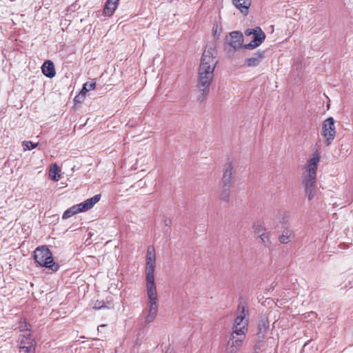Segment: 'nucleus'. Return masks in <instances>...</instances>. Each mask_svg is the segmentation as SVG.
<instances>
[{"instance_id": "e433bc0d", "label": "nucleus", "mask_w": 353, "mask_h": 353, "mask_svg": "<svg viewBox=\"0 0 353 353\" xmlns=\"http://www.w3.org/2000/svg\"><path fill=\"white\" fill-rule=\"evenodd\" d=\"M309 316H311L312 318V317H314V316H316V313H315V312H311L310 313V314H309Z\"/></svg>"}, {"instance_id": "5701e85b", "label": "nucleus", "mask_w": 353, "mask_h": 353, "mask_svg": "<svg viewBox=\"0 0 353 353\" xmlns=\"http://www.w3.org/2000/svg\"><path fill=\"white\" fill-rule=\"evenodd\" d=\"M49 177L54 181H58L60 179L61 169L56 163H54L50 166L49 170Z\"/></svg>"}, {"instance_id": "bb28decb", "label": "nucleus", "mask_w": 353, "mask_h": 353, "mask_svg": "<svg viewBox=\"0 0 353 353\" xmlns=\"http://www.w3.org/2000/svg\"><path fill=\"white\" fill-rule=\"evenodd\" d=\"M231 187H224L223 185V190L221 193V199L224 201H228L229 197H230V188Z\"/></svg>"}, {"instance_id": "58836bf2", "label": "nucleus", "mask_w": 353, "mask_h": 353, "mask_svg": "<svg viewBox=\"0 0 353 353\" xmlns=\"http://www.w3.org/2000/svg\"><path fill=\"white\" fill-rule=\"evenodd\" d=\"M169 2H172L173 0H168Z\"/></svg>"}, {"instance_id": "7ed1b4c3", "label": "nucleus", "mask_w": 353, "mask_h": 353, "mask_svg": "<svg viewBox=\"0 0 353 353\" xmlns=\"http://www.w3.org/2000/svg\"><path fill=\"white\" fill-rule=\"evenodd\" d=\"M34 259L39 266L53 272L59 270V264L54 261L52 254L47 245L37 247L34 251Z\"/></svg>"}, {"instance_id": "20e7f679", "label": "nucleus", "mask_w": 353, "mask_h": 353, "mask_svg": "<svg viewBox=\"0 0 353 353\" xmlns=\"http://www.w3.org/2000/svg\"><path fill=\"white\" fill-rule=\"evenodd\" d=\"M334 123L332 117H329L323 122L321 135L325 138L327 145H329L334 139L336 134Z\"/></svg>"}, {"instance_id": "2eb2a0df", "label": "nucleus", "mask_w": 353, "mask_h": 353, "mask_svg": "<svg viewBox=\"0 0 353 353\" xmlns=\"http://www.w3.org/2000/svg\"><path fill=\"white\" fill-rule=\"evenodd\" d=\"M270 322L266 316H261L258 323L257 336L259 339H263L269 329Z\"/></svg>"}, {"instance_id": "0eeeda50", "label": "nucleus", "mask_w": 353, "mask_h": 353, "mask_svg": "<svg viewBox=\"0 0 353 353\" xmlns=\"http://www.w3.org/2000/svg\"><path fill=\"white\" fill-rule=\"evenodd\" d=\"M280 222L283 230L281 235L279 236V239L281 243L286 244L291 241L293 232L289 228V224L286 217L283 216Z\"/></svg>"}, {"instance_id": "b1692460", "label": "nucleus", "mask_w": 353, "mask_h": 353, "mask_svg": "<svg viewBox=\"0 0 353 353\" xmlns=\"http://www.w3.org/2000/svg\"><path fill=\"white\" fill-rule=\"evenodd\" d=\"M270 232H262L259 235V237L261 239V243L267 248H270V245L272 244V242L270 241Z\"/></svg>"}, {"instance_id": "4c0bfd02", "label": "nucleus", "mask_w": 353, "mask_h": 353, "mask_svg": "<svg viewBox=\"0 0 353 353\" xmlns=\"http://www.w3.org/2000/svg\"><path fill=\"white\" fill-rule=\"evenodd\" d=\"M307 345V343H305L304 345H303V352H305V348Z\"/></svg>"}, {"instance_id": "f3484780", "label": "nucleus", "mask_w": 353, "mask_h": 353, "mask_svg": "<svg viewBox=\"0 0 353 353\" xmlns=\"http://www.w3.org/2000/svg\"><path fill=\"white\" fill-rule=\"evenodd\" d=\"M42 73L48 78H53L55 74L54 63L50 60L46 61L41 67Z\"/></svg>"}, {"instance_id": "393cba45", "label": "nucleus", "mask_w": 353, "mask_h": 353, "mask_svg": "<svg viewBox=\"0 0 353 353\" xmlns=\"http://www.w3.org/2000/svg\"><path fill=\"white\" fill-rule=\"evenodd\" d=\"M19 329L20 332L30 331L31 325L26 319H21L19 323Z\"/></svg>"}, {"instance_id": "4be33fe9", "label": "nucleus", "mask_w": 353, "mask_h": 353, "mask_svg": "<svg viewBox=\"0 0 353 353\" xmlns=\"http://www.w3.org/2000/svg\"><path fill=\"white\" fill-rule=\"evenodd\" d=\"M155 261L156 259H146L145 278L154 277Z\"/></svg>"}, {"instance_id": "aec40b11", "label": "nucleus", "mask_w": 353, "mask_h": 353, "mask_svg": "<svg viewBox=\"0 0 353 353\" xmlns=\"http://www.w3.org/2000/svg\"><path fill=\"white\" fill-rule=\"evenodd\" d=\"M119 0H107L104 9L103 13L106 16H112L117 8Z\"/></svg>"}, {"instance_id": "2f4dec72", "label": "nucleus", "mask_w": 353, "mask_h": 353, "mask_svg": "<svg viewBox=\"0 0 353 353\" xmlns=\"http://www.w3.org/2000/svg\"><path fill=\"white\" fill-rule=\"evenodd\" d=\"M73 215H74V214L73 213V211L72 210V209L70 208L63 212V214L62 215V219H67L72 216Z\"/></svg>"}, {"instance_id": "7c9ffc66", "label": "nucleus", "mask_w": 353, "mask_h": 353, "mask_svg": "<svg viewBox=\"0 0 353 353\" xmlns=\"http://www.w3.org/2000/svg\"><path fill=\"white\" fill-rule=\"evenodd\" d=\"M34 347H27L26 346H19V353H34Z\"/></svg>"}, {"instance_id": "423d86ee", "label": "nucleus", "mask_w": 353, "mask_h": 353, "mask_svg": "<svg viewBox=\"0 0 353 353\" xmlns=\"http://www.w3.org/2000/svg\"><path fill=\"white\" fill-rule=\"evenodd\" d=\"M212 83L202 81H197V101L203 103L206 101L210 93V86Z\"/></svg>"}, {"instance_id": "1a4fd4ad", "label": "nucleus", "mask_w": 353, "mask_h": 353, "mask_svg": "<svg viewBox=\"0 0 353 353\" xmlns=\"http://www.w3.org/2000/svg\"><path fill=\"white\" fill-rule=\"evenodd\" d=\"M230 39L229 41V45L234 49L237 50L239 48H243V35L239 31H234L230 33Z\"/></svg>"}, {"instance_id": "c756f323", "label": "nucleus", "mask_w": 353, "mask_h": 353, "mask_svg": "<svg viewBox=\"0 0 353 353\" xmlns=\"http://www.w3.org/2000/svg\"><path fill=\"white\" fill-rule=\"evenodd\" d=\"M146 259H156L154 248L152 245L148 248Z\"/></svg>"}, {"instance_id": "412c9836", "label": "nucleus", "mask_w": 353, "mask_h": 353, "mask_svg": "<svg viewBox=\"0 0 353 353\" xmlns=\"http://www.w3.org/2000/svg\"><path fill=\"white\" fill-rule=\"evenodd\" d=\"M248 321L245 320V323L242 326H233L232 328V332L230 335H234V336H236L237 339H240L241 340L245 339V330H247L248 328Z\"/></svg>"}, {"instance_id": "ddd939ff", "label": "nucleus", "mask_w": 353, "mask_h": 353, "mask_svg": "<svg viewBox=\"0 0 353 353\" xmlns=\"http://www.w3.org/2000/svg\"><path fill=\"white\" fill-rule=\"evenodd\" d=\"M243 340L230 335L228 341L225 353H237L243 344Z\"/></svg>"}, {"instance_id": "9d476101", "label": "nucleus", "mask_w": 353, "mask_h": 353, "mask_svg": "<svg viewBox=\"0 0 353 353\" xmlns=\"http://www.w3.org/2000/svg\"><path fill=\"white\" fill-rule=\"evenodd\" d=\"M265 57V50H258L255 52L252 57L250 58H247L245 60V64L248 67H256L259 65L261 61Z\"/></svg>"}, {"instance_id": "cd10ccee", "label": "nucleus", "mask_w": 353, "mask_h": 353, "mask_svg": "<svg viewBox=\"0 0 353 353\" xmlns=\"http://www.w3.org/2000/svg\"><path fill=\"white\" fill-rule=\"evenodd\" d=\"M24 150H31L34 149L38 143H33L30 141H24L22 143Z\"/></svg>"}, {"instance_id": "dca6fc26", "label": "nucleus", "mask_w": 353, "mask_h": 353, "mask_svg": "<svg viewBox=\"0 0 353 353\" xmlns=\"http://www.w3.org/2000/svg\"><path fill=\"white\" fill-rule=\"evenodd\" d=\"M232 3L243 15H247L252 0H232Z\"/></svg>"}, {"instance_id": "c85d7f7f", "label": "nucleus", "mask_w": 353, "mask_h": 353, "mask_svg": "<svg viewBox=\"0 0 353 353\" xmlns=\"http://www.w3.org/2000/svg\"><path fill=\"white\" fill-rule=\"evenodd\" d=\"M95 86H96V83H88V82L85 83L83 85V88H82L81 92H84V93H86L88 91L94 90L95 88Z\"/></svg>"}, {"instance_id": "f8f14e48", "label": "nucleus", "mask_w": 353, "mask_h": 353, "mask_svg": "<svg viewBox=\"0 0 353 353\" xmlns=\"http://www.w3.org/2000/svg\"><path fill=\"white\" fill-rule=\"evenodd\" d=\"M158 301H148L147 303L148 314L145 317V323H152L155 319L158 312Z\"/></svg>"}, {"instance_id": "c9c22d12", "label": "nucleus", "mask_w": 353, "mask_h": 353, "mask_svg": "<svg viewBox=\"0 0 353 353\" xmlns=\"http://www.w3.org/2000/svg\"><path fill=\"white\" fill-rule=\"evenodd\" d=\"M163 222L164 225L167 227H170L172 223V221L169 218H165Z\"/></svg>"}, {"instance_id": "f257e3e1", "label": "nucleus", "mask_w": 353, "mask_h": 353, "mask_svg": "<svg viewBox=\"0 0 353 353\" xmlns=\"http://www.w3.org/2000/svg\"><path fill=\"white\" fill-rule=\"evenodd\" d=\"M218 63L214 44L207 45L201 57L197 81L212 82L214 72Z\"/></svg>"}, {"instance_id": "f704fd0d", "label": "nucleus", "mask_w": 353, "mask_h": 353, "mask_svg": "<svg viewBox=\"0 0 353 353\" xmlns=\"http://www.w3.org/2000/svg\"><path fill=\"white\" fill-rule=\"evenodd\" d=\"M253 33H254V28H253V29H247L245 31V34L247 35V36H250V35L253 34Z\"/></svg>"}, {"instance_id": "72a5a7b5", "label": "nucleus", "mask_w": 353, "mask_h": 353, "mask_svg": "<svg viewBox=\"0 0 353 353\" xmlns=\"http://www.w3.org/2000/svg\"><path fill=\"white\" fill-rule=\"evenodd\" d=\"M107 307V306L103 303L102 305L97 304V303L94 305V309L95 310H101Z\"/></svg>"}, {"instance_id": "9b49d317", "label": "nucleus", "mask_w": 353, "mask_h": 353, "mask_svg": "<svg viewBox=\"0 0 353 353\" xmlns=\"http://www.w3.org/2000/svg\"><path fill=\"white\" fill-rule=\"evenodd\" d=\"M146 291L148 301H158L157 291L154 277L145 278Z\"/></svg>"}, {"instance_id": "6ab92c4d", "label": "nucleus", "mask_w": 353, "mask_h": 353, "mask_svg": "<svg viewBox=\"0 0 353 353\" xmlns=\"http://www.w3.org/2000/svg\"><path fill=\"white\" fill-rule=\"evenodd\" d=\"M19 346H26L27 347H34L35 341L31 334H21L19 339Z\"/></svg>"}, {"instance_id": "4468645a", "label": "nucleus", "mask_w": 353, "mask_h": 353, "mask_svg": "<svg viewBox=\"0 0 353 353\" xmlns=\"http://www.w3.org/2000/svg\"><path fill=\"white\" fill-rule=\"evenodd\" d=\"M238 311L239 314L236 317L234 320V327L242 326L245 322V316L248 314V310L246 306L242 303L239 305Z\"/></svg>"}, {"instance_id": "a878e982", "label": "nucleus", "mask_w": 353, "mask_h": 353, "mask_svg": "<svg viewBox=\"0 0 353 353\" xmlns=\"http://www.w3.org/2000/svg\"><path fill=\"white\" fill-rule=\"evenodd\" d=\"M253 230L254 233L257 234L258 235H259L262 232H266L265 228L263 227L262 223H261L260 221H256L254 223Z\"/></svg>"}, {"instance_id": "f03ea898", "label": "nucleus", "mask_w": 353, "mask_h": 353, "mask_svg": "<svg viewBox=\"0 0 353 353\" xmlns=\"http://www.w3.org/2000/svg\"><path fill=\"white\" fill-rule=\"evenodd\" d=\"M320 161L319 152H314L312 157L307 160L305 165L306 173L302 179V184L305 190V196L308 200H312L316 191V170Z\"/></svg>"}, {"instance_id": "a211bd4d", "label": "nucleus", "mask_w": 353, "mask_h": 353, "mask_svg": "<svg viewBox=\"0 0 353 353\" xmlns=\"http://www.w3.org/2000/svg\"><path fill=\"white\" fill-rule=\"evenodd\" d=\"M101 199V194H96L94 196L86 199L79 203L81 209L83 212H85L91 209Z\"/></svg>"}, {"instance_id": "6e6552de", "label": "nucleus", "mask_w": 353, "mask_h": 353, "mask_svg": "<svg viewBox=\"0 0 353 353\" xmlns=\"http://www.w3.org/2000/svg\"><path fill=\"white\" fill-rule=\"evenodd\" d=\"M234 172L232 163H228L225 165L222 178V182L224 187H232L234 183L233 174Z\"/></svg>"}, {"instance_id": "473e14b6", "label": "nucleus", "mask_w": 353, "mask_h": 353, "mask_svg": "<svg viewBox=\"0 0 353 353\" xmlns=\"http://www.w3.org/2000/svg\"><path fill=\"white\" fill-rule=\"evenodd\" d=\"M70 208L72 209L74 214L83 212L82 210L81 209L79 203L72 206Z\"/></svg>"}, {"instance_id": "39448f33", "label": "nucleus", "mask_w": 353, "mask_h": 353, "mask_svg": "<svg viewBox=\"0 0 353 353\" xmlns=\"http://www.w3.org/2000/svg\"><path fill=\"white\" fill-rule=\"evenodd\" d=\"M252 40L248 44L243 46L244 49L252 50L259 47L265 39V34L260 27L254 28Z\"/></svg>"}]
</instances>
